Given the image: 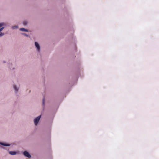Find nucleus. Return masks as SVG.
Segmentation results:
<instances>
[{
    "label": "nucleus",
    "mask_w": 159,
    "mask_h": 159,
    "mask_svg": "<svg viewBox=\"0 0 159 159\" xmlns=\"http://www.w3.org/2000/svg\"><path fill=\"white\" fill-rule=\"evenodd\" d=\"M41 116L40 115L37 117H35V118L34 119L33 122L34 125L35 126H37L40 121V119L41 118Z\"/></svg>",
    "instance_id": "obj_1"
},
{
    "label": "nucleus",
    "mask_w": 159,
    "mask_h": 159,
    "mask_svg": "<svg viewBox=\"0 0 159 159\" xmlns=\"http://www.w3.org/2000/svg\"><path fill=\"white\" fill-rule=\"evenodd\" d=\"M13 87L14 90L15 92L16 93H17L19 90L20 87L19 86H17L16 84L13 85Z\"/></svg>",
    "instance_id": "obj_2"
},
{
    "label": "nucleus",
    "mask_w": 159,
    "mask_h": 159,
    "mask_svg": "<svg viewBox=\"0 0 159 159\" xmlns=\"http://www.w3.org/2000/svg\"><path fill=\"white\" fill-rule=\"evenodd\" d=\"M23 154L25 157H27L28 158H30L31 157L30 154L27 151H25L24 152Z\"/></svg>",
    "instance_id": "obj_3"
},
{
    "label": "nucleus",
    "mask_w": 159,
    "mask_h": 159,
    "mask_svg": "<svg viewBox=\"0 0 159 159\" xmlns=\"http://www.w3.org/2000/svg\"><path fill=\"white\" fill-rule=\"evenodd\" d=\"M8 66L9 69L11 70H14L15 69V67L12 65V63H9Z\"/></svg>",
    "instance_id": "obj_4"
},
{
    "label": "nucleus",
    "mask_w": 159,
    "mask_h": 159,
    "mask_svg": "<svg viewBox=\"0 0 159 159\" xmlns=\"http://www.w3.org/2000/svg\"><path fill=\"white\" fill-rule=\"evenodd\" d=\"M0 144L4 146H9L10 144L0 142Z\"/></svg>",
    "instance_id": "obj_5"
},
{
    "label": "nucleus",
    "mask_w": 159,
    "mask_h": 159,
    "mask_svg": "<svg viewBox=\"0 0 159 159\" xmlns=\"http://www.w3.org/2000/svg\"><path fill=\"white\" fill-rule=\"evenodd\" d=\"M9 153L11 155H15L16 154V152L14 151H10L9 152Z\"/></svg>",
    "instance_id": "obj_6"
},
{
    "label": "nucleus",
    "mask_w": 159,
    "mask_h": 159,
    "mask_svg": "<svg viewBox=\"0 0 159 159\" xmlns=\"http://www.w3.org/2000/svg\"><path fill=\"white\" fill-rule=\"evenodd\" d=\"M35 44L37 50H39L40 49V46H39V45L38 43L35 42Z\"/></svg>",
    "instance_id": "obj_7"
},
{
    "label": "nucleus",
    "mask_w": 159,
    "mask_h": 159,
    "mask_svg": "<svg viewBox=\"0 0 159 159\" xmlns=\"http://www.w3.org/2000/svg\"><path fill=\"white\" fill-rule=\"evenodd\" d=\"M20 30L21 31L28 32V30L27 29H25L24 28H21L20 29Z\"/></svg>",
    "instance_id": "obj_8"
},
{
    "label": "nucleus",
    "mask_w": 159,
    "mask_h": 159,
    "mask_svg": "<svg viewBox=\"0 0 159 159\" xmlns=\"http://www.w3.org/2000/svg\"><path fill=\"white\" fill-rule=\"evenodd\" d=\"M23 24L24 25H27V22L26 21H24L23 22Z\"/></svg>",
    "instance_id": "obj_9"
},
{
    "label": "nucleus",
    "mask_w": 159,
    "mask_h": 159,
    "mask_svg": "<svg viewBox=\"0 0 159 159\" xmlns=\"http://www.w3.org/2000/svg\"><path fill=\"white\" fill-rule=\"evenodd\" d=\"M17 28V26H13L12 27V28L13 29H15L16 28Z\"/></svg>",
    "instance_id": "obj_10"
},
{
    "label": "nucleus",
    "mask_w": 159,
    "mask_h": 159,
    "mask_svg": "<svg viewBox=\"0 0 159 159\" xmlns=\"http://www.w3.org/2000/svg\"><path fill=\"white\" fill-rule=\"evenodd\" d=\"M3 24L2 23H0V27H1L3 25Z\"/></svg>",
    "instance_id": "obj_11"
},
{
    "label": "nucleus",
    "mask_w": 159,
    "mask_h": 159,
    "mask_svg": "<svg viewBox=\"0 0 159 159\" xmlns=\"http://www.w3.org/2000/svg\"><path fill=\"white\" fill-rule=\"evenodd\" d=\"M4 27H2L0 29V32L1 31L4 29Z\"/></svg>",
    "instance_id": "obj_12"
},
{
    "label": "nucleus",
    "mask_w": 159,
    "mask_h": 159,
    "mask_svg": "<svg viewBox=\"0 0 159 159\" xmlns=\"http://www.w3.org/2000/svg\"><path fill=\"white\" fill-rule=\"evenodd\" d=\"M4 34L3 33H1L0 34V36H2L4 35Z\"/></svg>",
    "instance_id": "obj_13"
},
{
    "label": "nucleus",
    "mask_w": 159,
    "mask_h": 159,
    "mask_svg": "<svg viewBox=\"0 0 159 159\" xmlns=\"http://www.w3.org/2000/svg\"><path fill=\"white\" fill-rule=\"evenodd\" d=\"M23 34L25 35V36H27V37H28V35L27 34Z\"/></svg>",
    "instance_id": "obj_14"
},
{
    "label": "nucleus",
    "mask_w": 159,
    "mask_h": 159,
    "mask_svg": "<svg viewBox=\"0 0 159 159\" xmlns=\"http://www.w3.org/2000/svg\"><path fill=\"white\" fill-rule=\"evenodd\" d=\"M43 105H44V99L43 100Z\"/></svg>",
    "instance_id": "obj_15"
},
{
    "label": "nucleus",
    "mask_w": 159,
    "mask_h": 159,
    "mask_svg": "<svg viewBox=\"0 0 159 159\" xmlns=\"http://www.w3.org/2000/svg\"><path fill=\"white\" fill-rule=\"evenodd\" d=\"M3 63H5V61H3Z\"/></svg>",
    "instance_id": "obj_16"
}]
</instances>
